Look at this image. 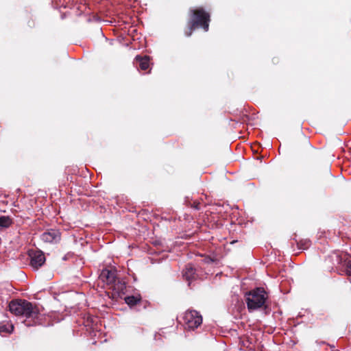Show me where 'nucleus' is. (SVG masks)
Here are the masks:
<instances>
[{"label":"nucleus","mask_w":351,"mask_h":351,"mask_svg":"<svg viewBox=\"0 0 351 351\" xmlns=\"http://www.w3.org/2000/svg\"><path fill=\"white\" fill-rule=\"evenodd\" d=\"M188 21L184 29V35L189 37L196 29H202L204 32L209 29L210 13L203 7L191 8L188 12Z\"/></svg>","instance_id":"1"},{"label":"nucleus","mask_w":351,"mask_h":351,"mask_svg":"<svg viewBox=\"0 0 351 351\" xmlns=\"http://www.w3.org/2000/svg\"><path fill=\"white\" fill-rule=\"evenodd\" d=\"M8 306L12 313L26 317L25 323L27 326H29L37 324L40 309L36 304L25 300L19 299L11 301Z\"/></svg>","instance_id":"2"},{"label":"nucleus","mask_w":351,"mask_h":351,"mask_svg":"<svg viewBox=\"0 0 351 351\" xmlns=\"http://www.w3.org/2000/svg\"><path fill=\"white\" fill-rule=\"evenodd\" d=\"M267 299V293L262 287L256 288L245 294V300L250 312L261 308H266Z\"/></svg>","instance_id":"3"},{"label":"nucleus","mask_w":351,"mask_h":351,"mask_svg":"<svg viewBox=\"0 0 351 351\" xmlns=\"http://www.w3.org/2000/svg\"><path fill=\"white\" fill-rule=\"evenodd\" d=\"M183 321L186 328L194 330L202 324V317L196 311H187L184 314Z\"/></svg>","instance_id":"4"},{"label":"nucleus","mask_w":351,"mask_h":351,"mask_svg":"<svg viewBox=\"0 0 351 351\" xmlns=\"http://www.w3.org/2000/svg\"><path fill=\"white\" fill-rule=\"evenodd\" d=\"M28 256L30 258V265L34 269H38L45 263V256L40 250H29Z\"/></svg>","instance_id":"5"},{"label":"nucleus","mask_w":351,"mask_h":351,"mask_svg":"<svg viewBox=\"0 0 351 351\" xmlns=\"http://www.w3.org/2000/svg\"><path fill=\"white\" fill-rule=\"evenodd\" d=\"M40 239L46 243H57L61 240V232L58 229H49L41 234Z\"/></svg>","instance_id":"6"},{"label":"nucleus","mask_w":351,"mask_h":351,"mask_svg":"<svg viewBox=\"0 0 351 351\" xmlns=\"http://www.w3.org/2000/svg\"><path fill=\"white\" fill-rule=\"evenodd\" d=\"M343 259L341 256L337 252H332L327 256L324 260V267L328 271H332L336 265L341 264Z\"/></svg>","instance_id":"7"},{"label":"nucleus","mask_w":351,"mask_h":351,"mask_svg":"<svg viewBox=\"0 0 351 351\" xmlns=\"http://www.w3.org/2000/svg\"><path fill=\"white\" fill-rule=\"evenodd\" d=\"M99 279L108 285H113L117 279L116 271L104 269L99 275Z\"/></svg>","instance_id":"8"},{"label":"nucleus","mask_w":351,"mask_h":351,"mask_svg":"<svg viewBox=\"0 0 351 351\" xmlns=\"http://www.w3.org/2000/svg\"><path fill=\"white\" fill-rule=\"evenodd\" d=\"M135 60L139 63L138 68L142 71H146L149 67V57L145 56L143 57L137 56Z\"/></svg>","instance_id":"9"},{"label":"nucleus","mask_w":351,"mask_h":351,"mask_svg":"<svg viewBox=\"0 0 351 351\" xmlns=\"http://www.w3.org/2000/svg\"><path fill=\"white\" fill-rule=\"evenodd\" d=\"M14 330V326L8 320L0 322V334L1 335L10 334Z\"/></svg>","instance_id":"10"},{"label":"nucleus","mask_w":351,"mask_h":351,"mask_svg":"<svg viewBox=\"0 0 351 351\" xmlns=\"http://www.w3.org/2000/svg\"><path fill=\"white\" fill-rule=\"evenodd\" d=\"M195 269L191 264H188L183 271V277L189 282L195 278Z\"/></svg>","instance_id":"11"},{"label":"nucleus","mask_w":351,"mask_h":351,"mask_svg":"<svg viewBox=\"0 0 351 351\" xmlns=\"http://www.w3.org/2000/svg\"><path fill=\"white\" fill-rule=\"evenodd\" d=\"M141 297L140 295H128L125 298V302L130 306H134L138 302H141Z\"/></svg>","instance_id":"12"},{"label":"nucleus","mask_w":351,"mask_h":351,"mask_svg":"<svg viewBox=\"0 0 351 351\" xmlns=\"http://www.w3.org/2000/svg\"><path fill=\"white\" fill-rule=\"evenodd\" d=\"M13 223V219L9 216H0V229L8 228Z\"/></svg>","instance_id":"13"},{"label":"nucleus","mask_w":351,"mask_h":351,"mask_svg":"<svg viewBox=\"0 0 351 351\" xmlns=\"http://www.w3.org/2000/svg\"><path fill=\"white\" fill-rule=\"evenodd\" d=\"M295 242L300 250H306L311 245V241L309 239H302L299 241L295 240Z\"/></svg>","instance_id":"14"},{"label":"nucleus","mask_w":351,"mask_h":351,"mask_svg":"<svg viewBox=\"0 0 351 351\" xmlns=\"http://www.w3.org/2000/svg\"><path fill=\"white\" fill-rule=\"evenodd\" d=\"M344 265L346 267V274L351 276V257L344 260Z\"/></svg>","instance_id":"15"},{"label":"nucleus","mask_w":351,"mask_h":351,"mask_svg":"<svg viewBox=\"0 0 351 351\" xmlns=\"http://www.w3.org/2000/svg\"><path fill=\"white\" fill-rule=\"evenodd\" d=\"M191 206L195 210H199L200 209V202L194 201L193 204H191Z\"/></svg>","instance_id":"16"}]
</instances>
